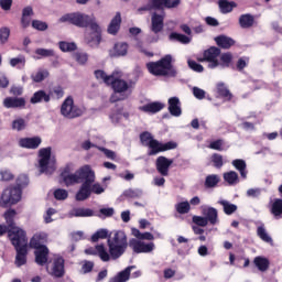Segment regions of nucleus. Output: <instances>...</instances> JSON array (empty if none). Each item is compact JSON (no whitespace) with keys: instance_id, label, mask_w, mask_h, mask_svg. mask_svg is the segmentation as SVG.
Instances as JSON below:
<instances>
[{"instance_id":"09e8293b","label":"nucleus","mask_w":282,"mask_h":282,"mask_svg":"<svg viewBox=\"0 0 282 282\" xmlns=\"http://www.w3.org/2000/svg\"><path fill=\"white\" fill-rule=\"evenodd\" d=\"M58 47H59L61 52H75V50H76V43H74V42L61 41V42L58 43Z\"/></svg>"},{"instance_id":"5fc2aeb1","label":"nucleus","mask_w":282,"mask_h":282,"mask_svg":"<svg viewBox=\"0 0 282 282\" xmlns=\"http://www.w3.org/2000/svg\"><path fill=\"white\" fill-rule=\"evenodd\" d=\"M105 191H107V186H102L100 183L90 185V193H95V195H102Z\"/></svg>"},{"instance_id":"f257e3e1","label":"nucleus","mask_w":282,"mask_h":282,"mask_svg":"<svg viewBox=\"0 0 282 282\" xmlns=\"http://www.w3.org/2000/svg\"><path fill=\"white\" fill-rule=\"evenodd\" d=\"M131 238L127 241V234L123 230H117L109 236L107 243L109 251L105 245H97L96 247H89L85 249L86 254H93L99 257L101 261H111V259H120L124 252H127V247L132 250L134 254H151L155 250V236L153 234L145 231L141 232L138 228H131Z\"/></svg>"},{"instance_id":"ddd939ff","label":"nucleus","mask_w":282,"mask_h":282,"mask_svg":"<svg viewBox=\"0 0 282 282\" xmlns=\"http://www.w3.org/2000/svg\"><path fill=\"white\" fill-rule=\"evenodd\" d=\"M202 215L205 216L207 223L212 226H217L219 224V212L215 207L202 206Z\"/></svg>"},{"instance_id":"1a4fd4ad","label":"nucleus","mask_w":282,"mask_h":282,"mask_svg":"<svg viewBox=\"0 0 282 282\" xmlns=\"http://www.w3.org/2000/svg\"><path fill=\"white\" fill-rule=\"evenodd\" d=\"M40 172L52 175L56 171V158L52 156V148H42L39 151Z\"/></svg>"},{"instance_id":"c85d7f7f","label":"nucleus","mask_w":282,"mask_h":282,"mask_svg":"<svg viewBox=\"0 0 282 282\" xmlns=\"http://www.w3.org/2000/svg\"><path fill=\"white\" fill-rule=\"evenodd\" d=\"M94 212L91 208L77 207L74 208L70 213V217H94Z\"/></svg>"},{"instance_id":"4be33fe9","label":"nucleus","mask_w":282,"mask_h":282,"mask_svg":"<svg viewBox=\"0 0 282 282\" xmlns=\"http://www.w3.org/2000/svg\"><path fill=\"white\" fill-rule=\"evenodd\" d=\"M52 97L45 90H37L30 99L31 105H39V102H50Z\"/></svg>"},{"instance_id":"49530a36","label":"nucleus","mask_w":282,"mask_h":282,"mask_svg":"<svg viewBox=\"0 0 282 282\" xmlns=\"http://www.w3.org/2000/svg\"><path fill=\"white\" fill-rule=\"evenodd\" d=\"M175 209H176V213H178V215H186L191 213V203H188V200L181 202L175 205Z\"/></svg>"},{"instance_id":"774afa93","label":"nucleus","mask_w":282,"mask_h":282,"mask_svg":"<svg viewBox=\"0 0 282 282\" xmlns=\"http://www.w3.org/2000/svg\"><path fill=\"white\" fill-rule=\"evenodd\" d=\"M100 215L98 217H113V207H108V208H101L99 210Z\"/></svg>"},{"instance_id":"9d476101","label":"nucleus","mask_w":282,"mask_h":282,"mask_svg":"<svg viewBox=\"0 0 282 282\" xmlns=\"http://www.w3.org/2000/svg\"><path fill=\"white\" fill-rule=\"evenodd\" d=\"M61 113L64 118L74 120V118H80L85 113V107L74 105V98L68 96L62 104Z\"/></svg>"},{"instance_id":"5701e85b","label":"nucleus","mask_w":282,"mask_h":282,"mask_svg":"<svg viewBox=\"0 0 282 282\" xmlns=\"http://www.w3.org/2000/svg\"><path fill=\"white\" fill-rule=\"evenodd\" d=\"M122 23V17L120 15V12H117L116 15L110 21V24L108 25V34H112V36H116L120 30V24Z\"/></svg>"},{"instance_id":"f8f14e48","label":"nucleus","mask_w":282,"mask_h":282,"mask_svg":"<svg viewBox=\"0 0 282 282\" xmlns=\"http://www.w3.org/2000/svg\"><path fill=\"white\" fill-rule=\"evenodd\" d=\"M221 50L218 47L212 46L210 48L204 52V61H207L209 69H217L219 67V56Z\"/></svg>"},{"instance_id":"864d4df0","label":"nucleus","mask_w":282,"mask_h":282,"mask_svg":"<svg viewBox=\"0 0 282 282\" xmlns=\"http://www.w3.org/2000/svg\"><path fill=\"white\" fill-rule=\"evenodd\" d=\"M54 197L55 199L63 202L69 197V193L66 189L57 188L54 191Z\"/></svg>"},{"instance_id":"423d86ee","label":"nucleus","mask_w":282,"mask_h":282,"mask_svg":"<svg viewBox=\"0 0 282 282\" xmlns=\"http://www.w3.org/2000/svg\"><path fill=\"white\" fill-rule=\"evenodd\" d=\"M171 63H173V56L165 55L158 62L148 63L147 67L152 76H169L170 78H175V76H177V70Z\"/></svg>"},{"instance_id":"a211bd4d","label":"nucleus","mask_w":282,"mask_h":282,"mask_svg":"<svg viewBox=\"0 0 282 282\" xmlns=\"http://www.w3.org/2000/svg\"><path fill=\"white\" fill-rule=\"evenodd\" d=\"M171 164H173V160H169L166 156H159L156 159V170L159 171L160 175L166 177V175H169V169H171Z\"/></svg>"},{"instance_id":"9b49d317","label":"nucleus","mask_w":282,"mask_h":282,"mask_svg":"<svg viewBox=\"0 0 282 282\" xmlns=\"http://www.w3.org/2000/svg\"><path fill=\"white\" fill-rule=\"evenodd\" d=\"M46 270L54 279H63L65 276V258L61 254H54L47 262Z\"/></svg>"},{"instance_id":"b1692460","label":"nucleus","mask_w":282,"mask_h":282,"mask_svg":"<svg viewBox=\"0 0 282 282\" xmlns=\"http://www.w3.org/2000/svg\"><path fill=\"white\" fill-rule=\"evenodd\" d=\"M131 270H135V265H130L123 271H120L115 278L110 279L109 282H126L131 276Z\"/></svg>"},{"instance_id":"58836bf2","label":"nucleus","mask_w":282,"mask_h":282,"mask_svg":"<svg viewBox=\"0 0 282 282\" xmlns=\"http://www.w3.org/2000/svg\"><path fill=\"white\" fill-rule=\"evenodd\" d=\"M47 76H50V72L47 69L40 68L31 75V78L33 83H43Z\"/></svg>"},{"instance_id":"6e6552de","label":"nucleus","mask_w":282,"mask_h":282,"mask_svg":"<svg viewBox=\"0 0 282 282\" xmlns=\"http://www.w3.org/2000/svg\"><path fill=\"white\" fill-rule=\"evenodd\" d=\"M140 141L143 147H149V155H158L162 151H171L172 149H177V143L170 141L167 143H162L153 138L151 132H143L140 134Z\"/></svg>"},{"instance_id":"6ab92c4d","label":"nucleus","mask_w":282,"mask_h":282,"mask_svg":"<svg viewBox=\"0 0 282 282\" xmlns=\"http://www.w3.org/2000/svg\"><path fill=\"white\" fill-rule=\"evenodd\" d=\"M41 142H43L41 137L22 138L19 140V145L22 149H39Z\"/></svg>"},{"instance_id":"2f4dec72","label":"nucleus","mask_w":282,"mask_h":282,"mask_svg":"<svg viewBox=\"0 0 282 282\" xmlns=\"http://www.w3.org/2000/svg\"><path fill=\"white\" fill-rule=\"evenodd\" d=\"M129 50V45L127 43H117L113 46L112 52L110 53L111 56H127V52Z\"/></svg>"},{"instance_id":"c756f323","label":"nucleus","mask_w":282,"mask_h":282,"mask_svg":"<svg viewBox=\"0 0 282 282\" xmlns=\"http://www.w3.org/2000/svg\"><path fill=\"white\" fill-rule=\"evenodd\" d=\"M218 204L223 206L225 215H235V213H237V205L228 202L227 199L220 198Z\"/></svg>"},{"instance_id":"e2e57ef3","label":"nucleus","mask_w":282,"mask_h":282,"mask_svg":"<svg viewBox=\"0 0 282 282\" xmlns=\"http://www.w3.org/2000/svg\"><path fill=\"white\" fill-rule=\"evenodd\" d=\"M212 162L216 166V169H221L224 166V156L220 154H214L212 156Z\"/></svg>"},{"instance_id":"7c9ffc66","label":"nucleus","mask_w":282,"mask_h":282,"mask_svg":"<svg viewBox=\"0 0 282 282\" xmlns=\"http://www.w3.org/2000/svg\"><path fill=\"white\" fill-rule=\"evenodd\" d=\"M232 166L239 171L241 177L243 180H246V177H248V171H246L247 169V164H246V161L242 160V159H236L231 162Z\"/></svg>"},{"instance_id":"c9c22d12","label":"nucleus","mask_w":282,"mask_h":282,"mask_svg":"<svg viewBox=\"0 0 282 282\" xmlns=\"http://www.w3.org/2000/svg\"><path fill=\"white\" fill-rule=\"evenodd\" d=\"M271 213L275 219H282V199L276 198L272 206H271Z\"/></svg>"},{"instance_id":"f03ea898","label":"nucleus","mask_w":282,"mask_h":282,"mask_svg":"<svg viewBox=\"0 0 282 282\" xmlns=\"http://www.w3.org/2000/svg\"><path fill=\"white\" fill-rule=\"evenodd\" d=\"M59 23H72L73 25H77V28H89L91 32L85 33V43L89 47H98L100 41H102V30L94 17L84 13H67L59 18Z\"/></svg>"},{"instance_id":"dca6fc26","label":"nucleus","mask_w":282,"mask_h":282,"mask_svg":"<svg viewBox=\"0 0 282 282\" xmlns=\"http://www.w3.org/2000/svg\"><path fill=\"white\" fill-rule=\"evenodd\" d=\"M164 30V12L153 13L151 18V31L154 34H160Z\"/></svg>"},{"instance_id":"338daca9","label":"nucleus","mask_w":282,"mask_h":282,"mask_svg":"<svg viewBox=\"0 0 282 282\" xmlns=\"http://www.w3.org/2000/svg\"><path fill=\"white\" fill-rule=\"evenodd\" d=\"M52 215H56V209L54 208H48L46 213L44 214V221L46 224H52L54 219H52Z\"/></svg>"},{"instance_id":"37998d69","label":"nucleus","mask_w":282,"mask_h":282,"mask_svg":"<svg viewBox=\"0 0 282 282\" xmlns=\"http://www.w3.org/2000/svg\"><path fill=\"white\" fill-rule=\"evenodd\" d=\"M230 63H232V54L225 53L220 55V61L218 59V67L226 69V67H230Z\"/></svg>"},{"instance_id":"f704fd0d","label":"nucleus","mask_w":282,"mask_h":282,"mask_svg":"<svg viewBox=\"0 0 282 282\" xmlns=\"http://www.w3.org/2000/svg\"><path fill=\"white\" fill-rule=\"evenodd\" d=\"M253 263L260 272H265L268 268H270V260H268V258L256 257Z\"/></svg>"},{"instance_id":"79ce46f5","label":"nucleus","mask_w":282,"mask_h":282,"mask_svg":"<svg viewBox=\"0 0 282 282\" xmlns=\"http://www.w3.org/2000/svg\"><path fill=\"white\" fill-rule=\"evenodd\" d=\"M123 197H130L131 199H140L142 195H144V192L141 188H129L123 192Z\"/></svg>"},{"instance_id":"a18cd8bd","label":"nucleus","mask_w":282,"mask_h":282,"mask_svg":"<svg viewBox=\"0 0 282 282\" xmlns=\"http://www.w3.org/2000/svg\"><path fill=\"white\" fill-rule=\"evenodd\" d=\"M25 127H28V121L23 118L14 119L11 124V129H13V131H24Z\"/></svg>"},{"instance_id":"a19ab883","label":"nucleus","mask_w":282,"mask_h":282,"mask_svg":"<svg viewBox=\"0 0 282 282\" xmlns=\"http://www.w3.org/2000/svg\"><path fill=\"white\" fill-rule=\"evenodd\" d=\"M257 235L265 243H272V237H270V235L268 234V230H265V226L260 225L257 228Z\"/></svg>"},{"instance_id":"412c9836","label":"nucleus","mask_w":282,"mask_h":282,"mask_svg":"<svg viewBox=\"0 0 282 282\" xmlns=\"http://www.w3.org/2000/svg\"><path fill=\"white\" fill-rule=\"evenodd\" d=\"M169 111L174 118H180V116H182V102H180V98L171 97L169 99Z\"/></svg>"},{"instance_id":"e433bc0d","label":"nucleus","mask_w":282,"mask_h":282,"mask_svg":"<svg viewBox=\"0 0 282 282\" xmlns=\"http://www.w3.org/2000/svg\"><path fill=\"white\" fill-rule=\"evenodd\" d=\"M224 180L229 184V186H235L239 184V174L235 171H229L227 173H224Z\"/></svg>"},{"instance_id":"4468645a","label":"nucleus","mask_w":282,"mask_h":282,"mask_svg":"<svg viewBox=\"0 0 282 282\" xmlns=\"http://www.w3.org/2000/svg\"><path fill=\"white\" fill-rule=\"evenodd\" d=\"M165 105L161 101H153L145 104L143 106L139 107V111H142L143 113H149L150 116H153L155 113H160L162 109H164Z\"/></svg>"},{"instance_id":"aec40b11","label":"nucleus","mask_w":282,"mask_h":282,"mask_svg":"<svg viewBox=\"0 0 282 282\" xmlns=\"http://www.w3.org/2000/svg\"><path fill=\"white\" fill-rule=\"evenodd\" d=\"M91 184L93 183H83L76 193L75 199L77 202H85V199H89L91 197Z\"/></svg>"},{"instance_id":"f3484780","label":"nucleus","mask_w":282,"mask_h":282,"mask_svg":"<svg viewBox=\"0 0 282 282\" xmlns=\"http://www.w3.org/2000/svg\"><path fill=\"white\" fill-rule=\"evenodd\" d=\"M6 109H21L25 107V98L23 97H7L3 100Z\"/></svg>"},{"instance_id":"393cba45","label":"nucleus","mask_w":282,"mask_h":282,"mask_svg":"<svg viewBox=\"0 0 282 282\" xmlns=\"http://www.w3.org/2000/svg\"><path fill=\"white\" fill-rule=\"evenodd\" d=\"M47 254H50L47 247L35 249V263H37V265H45V263H47Z\"/></svg>"},{"instance_id":"0e129e2a","label":"nucleus","mask_w":282,"mask_h":282,"mask_svg":"<svg viewBox=\"0 0 282 282\" xmlns=\"http://www.w3.org/2000/svg\"><path fill=\"white\" fill-rule=\"evenodd\" d=\"M192 220L194 224H196V226H202L203 228L208 224V220L205 218V216H193Z\"/></svg>"},{"instance_id":"bb28decb","label":"nucleus","mask_w":282,"mask_h":282,"mask_svg":"<svg viewBox=\"0 0 282 282\" xmlns=\"http://www.w3.org/2000/svg\"><path fill=\"white\" fill-rule=\"evenodd\" d=\"M239 25L242 30H248L254 25V15L250 13L241 14L239 17Z\"/></svg>"},{"instance_id":"39448f33","label":"nucleus","mask_w":282,"mask_h":282,"mask_svg":"<svg viewBox=\"0 0 282 282\" xmlns=\"http://www.w3.org/2000/svg\"><path fill=\"white\" fill-rule=\"evenodd\" d=\"M62 177L66 186H74V184H94V182H96V173L89 165L82 166L73 174H62Z\"/></svg>"},{"instance_id":"a878e982","label":"nucleus","mask_w":282,"mask_h":282,"mask_svg":"<svg viewBox=\"0 0 282 282\" xmlns=\"http://www.w3.org/2000/svg\"><path fill=\"white\" fill-rule=\"evenodd\" d=\"M32 17H34V10L32 7H25L22 10V19L21 23L23 28H30V23H32Z\"/></svg>"},{"instance_id":"473e14b6","label":"nucleus","mask_w":282,"mask_h":282,"mask_svg":"<svg viewBox=\"0 0 282 282\" xmlns=\"http://www.w3.org/2000/svg\"><path fill=\"white\" fill-rule=\"evenodd\" d=\"M17 217V210L9 209L4 213V219L9 227V234L11 230H14V228H20L14 225V218Z\"/></svg>"},{"instance_id":"0eeeda50","label":"nucleus","mask_w":282,"mask_h":282,"mask_svg":"<svg viewBox=\"0 0 282 282\" xmlns=\"http://www.w3.org/2000/svg\"><path fill=\"white\" fill-rule=\"evenodd\" d=\"M110 85L113 89L110 102H119L120 100H127V98L133 94V87L135 84L131 80L127 82L124 79L117 78L116 75H113Z\"/></svg>"},{"instance_id":"72a5a7b5","label":"nucleus","mask_w":282,"mask_h":282,"mask_svg":"<svg viewBox=\"0 0 282 282\" xmlns=\"http://www.w3.org/2000/svg\"><path fill=\"white\" fill-rule=\"evenodd\" d=\"M115 74H118V72H115L111 75H107V73H105V70H96L95 72V76H96L97 80H102V83H105L106 85H111V83L113 82Z\"/></svg>"},{"instance_id":"20e7f679","label":"nucleus","mask_w":282,"mask_h":282,"mask_svg":"<svg viewBox=\"0 0 282 282\" xmlns=\"http://www.w3.org/2000/svg\"><path fill=\"white\" fill-rule=\"evenodd\" d=\"M29 184L30 178L28 177V175H19L17 178V186L9 187L3 191L0 199V206H2V208H8V206H12L13 204H18V202H21L22 191Z\"/></svg>"},{"instance_id":"4c0bfd02","label":"nucleus","mask_w":282,"mask_h":282,"mask_svg":"<svg viewBox=\"0 0 282 282\" xmlns=\"http://www.w3.org/2000/svg\"><path fill=\"white\" fill-rule=\"evenodd\" d=\"M170 41H177L178 43H182L183 45H188V43H191V41H193V39H191L188 35L173 32L170 34Z\"/></svg>"},{"instance_id":"603ef678","label":"nucleus","mask_w":282,"mask_h":282,"mask_svg":"<svg viewBox=\"0 0 282 282\" xmlns=\"http://www.w3.org/2000/svg\"><path fill=\"white\" fill-rule=\"evenodd\" d=\"M35 54H37V56H39L36 58H50V56H54V50H52V48H36Z\"/></svg>"},{"instance_id":"3c124183","label":"nucleus","mask_w":282,"mask_h":282,"mask_svg":"<svg viewBox=\"0 0 282 282\" xmlns=\"http://www.w3.org/2000/svg\"><path fill=\"white\" fill-rule=\"evenodd\" d=\"M10 65L11 67H18V69H23V67H25V57L24 56L13 57L10 59Z\"/></svg>"},{"instance_id":"13d9d810","label":"nucleus","mask_w":282,"mask_h":282,"mask_svg":"<svg viewBox=\"0 0 282 282\" xmlns=\"http://www.w3.org/2000/svg\"><path fill=\"white\" fill-rule=\"evenodd\" d=\"M192 91H193V96L197 100H204V98H206V90H204V89H202L199 87H193Z\"/></svg>"},{"instance_id":"c03bdc74","label":"nucleus","mask_w":282,"mask_h":282,"mask_svg":"<svg viewBox=\"0 0 282 282\" xmlns=\"http://www.w3.org/2000/svg\"><path fill=\"white\" fill-rule=\"evenodd\" d=\"M218 6L223 14H228L229 12H232V8H235L236 4L235 2H229L228 0H220Z\"/></svg>"},{"instance_id":"2eb2a0df","label":"nucleus","mask_w":282,"mask_h":282,"mask_svg":"<svg viewBox=\"0 0 282 282\" xmlns=\"http://www.w3.org/2000/svg\"><path fill=\"white\" fill-rule=\"evenodd\" d=\"M46 240L47 234L43 231L36 232L30 240V248H33L34 250H42L43 248H47L45 245H43Z\"/></svg>"},{"instance_id":"7ed1b4c3","label":"nucleus","mask_w":282,"mask_h":282,"mask_svg":"<svg viewBox=\"0 0 282 282\" xmlns=\"http://www.w3.org/2000/svg\"><path fill=\"white\" fill-rule=\"evenodd\" d=\"M9 239L15 248V265L21 268L28 263V236L25 230L14 227L9 231Z\"/></svg>"},{"instance_id":"6e6d98bb","label":"nucleus","mask_w":282,"mask_h":282,"mask_svg":"<svg viewBox=\"0 0 282 282\" xmlns=\"http://www.w3.org/2000/svg\"><path fill=\"white\" fill-rule=\"evenodd\" d=\"M74 58L79 65H85V63H87V61L89 59V56L87 55V53L77 52L74 54Z\"/></svg>"},{"instance_id":"ea45409f","label":"nucleus","mask_w":282,"mask_h":282,"mask_svg":"<svg viewBox=\"0 0 282 282\" xmlns=\"http://www.w3.org/2000/svg\"><path fill=\"white\" fill-rule=\"evenodd\" d=\"M217 91L219 96H221V98H224L225 100H232V94L230 93L228 87H226V84L224 83L217 84Z\"/></svg>"},{"instance_id":"de8ad7c7","label":"nucleus","mask_w":282,"mask_h":282,"mask_svg":"<svg viewBox=\"0 0 282 282\" xmlns=\"http://www.w3.org/2000/svg\"><path fill=\"white\" fill-rule=\"evenodd\" d=\"M217 184H219V175L210 174V175L206 176V180H205L206 188H215V186H217Z\"/></svg>"},{"instance_id":"8fccbe9b","label":"nucleus","mask_w":282,"mask_h":282,"mask_svg":"<svg viewBox=\"0 0 282 282\" xmlns=\"http://www.w3.org/2000/svg\"><path fill=\"white\" fill-rule=\"evenodd\" d=\"M109 237V230L107 229H99L91 236L93 243H96L99 239H107Z\"/></svg>"},{"instance_id":"cd10ccee","label":"nucleus","mask_w":282,"mask_h":282,"mask_svg":"<svg viewBox=\"0 0 282 282\" xmlns=\"http://www.w3.org/2000/svg\"><path fill=\"white\" fill-rule=\"evenodd\" d=\"M215 41L217 43L218 47H223V50H230V47H232V45H235V40H232L231 37H228L226 35H220L215 37Z\"/></svg>"},{"instance_id":"69168bd1","label":"nucleus","mask_w":282,"mask_h":282,"mask_svg":"<svg viewBox=\"0 0 282 282\" xmlns=\"http://www.w3.org/2000/svg\"><path fill=\"white\" fill-rule=\"evenodd\" d=\"M97 149L101 151V153H104V155H106L108 160H116V152H113L112 150H109L102 147H98Z\"/></svg>"},{"instance_id":"bf43d9fd","label":"nucleus","mask_w":282,"mask_h":282,"mask_svg":"<svg viewBox=\"0 0 282 282\" xmlns=\"http://www.w3.org/2000/svg\"><path fill=\"white\" fill-rule=\"evenodd\" d=\"M32 28H34V30H39L40 32H45V30H47V24L41 20H33Z\"/></svg>"},{"instance_id":"4d7b16f0","label":"nucleus","mask_w":282,"mask_h":282,"mask_svg":"<svg viewBox=\"0 0 282 282\" xmlns=\"http://www.w3.org/2000/svg\"><path fill=\"white\" fill-rule=\"evenodd\" d=\"M8 39H10V29L1 28L0 29V43L3 45L8 43Z\"/></svg>"},{"instance_id":"680f3d73","label":"nucleus","mask_w":282,"mask_h":282,"mask_svg":"<svg viewBox=\"0 0 282 282\" xmlns=\"http://www.w3.org/2000/svg\"><path fill=\"white\" fill-rule=\"evenodd\" d=\"M0 177L1 182H10V180H14V174L10 170H1Z\"/></svg>"},{"instance_id":"052dcab7","label":"nucleus","mask_w":282,"mask_h":282,"mask_svg":"<svg viewBox=\"0 0 282 282\" xmlns=\"http://www.w3.org/2000/svg\"><path fill=\"white\" fill-rule=\"evenodd\" d=\"M187 63H188L189 69H193V72H197L198 74H202V72H204V66H202V64L193 59H189Z\"/></svg>"}]
</instances>
